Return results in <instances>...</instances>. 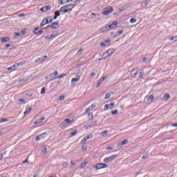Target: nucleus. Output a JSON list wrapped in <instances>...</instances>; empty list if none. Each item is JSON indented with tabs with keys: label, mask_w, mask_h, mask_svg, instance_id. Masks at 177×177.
Instances as JSON below:
<instances>
[{
	"label": "nucleus",
	"mask_w": 177,
	"mask_h": 177,
	"mask_svg": "<svg viewBox=\"0 0 177 177\" xmlns=\"http://www.w3.org/2000/svg\"><path fill=\"white\" fill-rule=\"evenodd\" d=\"M117 157H119V156L118 154L111 156V158H112V161H114V160H115V158H117Z\"/></svg>",
	"instance_id": "49530a36"
},
{
	"label": "nucleus",
	"mask_w": 177,
	"mask_h": 177,
	"mask_svg": "<svg viewBox=\"0 0 177 177\" xmlns=\"http://www.w3.org/2000/svg\"><path fill=\"white\" fill-rule=\"evenodd\" d=\"M112 115H118V111L116 109L115 111H111Z\"/></svg>",
	"instance_id": "473e14b6"
},
{
	"label": "nucleus",
	"mask_w": 177,
	"mask_h": 177,
	"mask_svg": "<svg viewBox=\"0 0 177 177\" xmlns=\"http://www.w3.org/2000/svg\"><path fill=\"white\" fill-rule=\"evenodd\" d=\"M64 99H66V97H64V95H60L59 97V100L60 101H63L64 100Z\"/></svg>",
	"instance_id": "5fc2aeb1"
},
{
	"label": "nucleus",
	"mask_w": 177,
	"mask_h": 177,
	"mask_svg": "<svg viewBox=\"0 0 177 177\" xmlns=\"http://www.w3.org/2000/svg\"><path fill=\"white\" fill-rule=\"evenodd\" d=\"M9 41H10V37H4L1 38V42H2V44H6V42H9Z\"/></svg>",
	"instance_id": "ddd939ff"
},
{
	"label": "nucleus",
	"mask_w": 177,
	"mask_h": 177,
	"mask_svg": "<svg viewBox=\"0 0 177 177\" xmlns=\"http://www.w3.org/2000/svg\"><path fill=\"white\" fill-rule=\"evenodd\" d=\"M67 73H63L59 76H57L56 77H54L53 80H59L60 78H63V77H67Z\"/></svg>",
	"instance_id": "b1692460"
},
{
	"label": "nucleus",
	"mask_w": 177,
	"mask_h": 177,
	"mask_svg": "<svg viewBox=\"0 0 177 177\" xmlns=\"http://www.w3.org/2000/svg\"><path fill=\"white\" fill-rule=\"evenodd\" d=\"M169 97H171V95H169V93H165L163 95V100L167 101V100H169Z\"/></svg>",
	"instance_id": "aec40b11"
},
{
	"label": "nucleus",
	"mask_w": 177,
	"mask_h": 177,
	"mask_svg": "<svg viewBox=\"0 0 177 177\" xmlns=\"http://www.w3.org/2000/svg\"><path fill=\"white\" fill-rule=\"evenodd\" d=\"M42 122L41 121V119H37V121L35 122V125H37V124H41Z\"/></svg>",
	"instance_id": "603ef678"
},
{
	"label": "nucleus",
	"mask_w": 177,
	"mask_h": 177,
	"mask_svg": "<svg viewBox=\"0 0 177 177\" xmlns=\"http://www.w3.org/2000/svg\"><path fill=\"white\" fill-rule=\"evenodd\" d=\"M19 66H23V64L21 63L15 64L14 65H12L11 66L7 68V70L8 71H15V70H16V68H18Z\"/></svg>",
	"instance_id": "39448f33"
},
{
	"label": "nucleus",
	"mask_w": 177,
	"mask_h": 177,
	"mask_svg": "<svg viewBox=\"0 0 177 177\" xmlns=\"http://www.w3.org/2000/svg\"><path fill=\"white\" fill-rule=\"evenodd\" d=\"M75 6V5H73V4H67V5L63 6L59 9V12H61L62 15H66V13H68V12H71V10H73V8Z\"/></svg>",
	"instance_id": "f257e3e1"
},
{
	"label": "nucleus",
	"mask_w": 177,
	"mask_h": 177,
	"mask_svg": "<svg viewBox=\"0 0 177 177\" xmlns=\"http://www.w3.org/2000/svg\"><path fill=\"white\" fill-rule=\"evenodd\" d=\"M115 106V102H112L111 104H106L104 106V110L106 111V110H113V108Z\"/></svg>",
	"instance_id": "6e6552de"
},
{
	"label": "nucleus",
	"mask_w": 177,
	"mask_h": 177,
	"mask_svg": "<svg viewBox=\"0 0 177 177\" xmlns=\"http://www.w3.org/2000/svg\"><path fill=\"white\" fill-rule=\"evenodd\" d=\"M48 135H49V133H48V132H44L39 136H40V138H41V139H44L45 138H46V136H48Z\"/></svg>",
	"instance_id": "a878e982"
},
{
	"label": "nucleus",
	"mask_w": 177,
	"mask_h": 177,
	"mask_svg": "<svg viewBox=\"0 0 177 177\" xmlns=\"http://www.w3.org/2000/svg\"><path fill=\"white\" fill-rule=\"evenodd\" d=\"M149 3H150V0H145V1L141 2V7L146 8Z\"/></svg>",
	"instance_id": "dca6fc26"
},
{
	"label": "nucleus",
	"mask_w": 177,
	"mask_h": 177,
	"mask_svg": "<svg viewBox=\"0 0 177 177\" xmlns=\"http://www.w3.org/2000/svg\"><path fill=\"white\" fill-rule=\"evenodd\" d=\"M87 118L88 121H92V120H93V113H89Z\"/></svg>",
	"instance_id": "bb28decb"
},
{
	"label": "nucleus",
	"mask_w": 177,
	"mask_h": 177,
	"mask_svg": "<svg viewBox=\"0 0 177 177\" xmlns=\"http://www.w3.org/2000/svg\"><path fill=\"white\" fill-rule=\"evenodd\" d=\"M19 17H24V16H26V15H24V14H19Z\"/></svg>",
	"instance_id": "338daca9"
},
{
	"label": "nucleus",
	"mask_w": 177,
	"mask_h": 177,
	"mask_svg": "<svg viewBox=\"0 0 177 177\" xmlns=\"http://www.w3.org/2000/svg\"><path fill=\"white\" fill-rule=\"evenodd\" d=\"M123 32H124V30H122L117 31L115 32V35L113 36V37L117 38V37H120V35H121Z\"/></svg>",
	"instance_id": "412c9836"
},
{
	"label": "nucleus",
	"mask_w": 177,
	"mask_h": 177,
	"mask_svg": "<svg viewBox=\"0 0 177 177\" xmlns=\"http://www.w3.org/2000/svg\"><path fill=\"white\" fill-rule=\"evenodd\" d=\"M98 167H97V166H94L93 168L94 169H104V168H109V165H106L105 163H98Z\"/></svg>",
	"instance_id": "0eeeda50"
},
{
	"label": "nucleus",
	"mask_w": 177,
	"mask_h": 177,
	"mask_svg": "<svg viewBox=\"0 0 177 177\" xmlns=\"http://www.w3.org/2000/svg\"><path fill=\"white\" fill-rule=\"evenodd\" d=\"M113 10L114 9L111 6L105 8L102 12V15L107 16V15H110V13L113 12Z\"/></svg>",
	"instance_id": "20e7f679"
},
{
	"label": "nucleus",
	"mask_w": 177,
	"mask_h": 177,
	"mask_svg": "<svg viewBox=\"0 0 177 177\" xmlns=\"http://www.w3.org/2000/svg\"><path fill=\"white\" fill-rule=\"evenodd\" d=\"M26 32H27V29L24 28L23 30L21 31V37H23V35H24L26 34Z\"/></svg>",
	"instance_id": "ea45409f"
},
{
	"label": "nucleus",
	"mask_w": 177,
	"mask_h": 177,
	"mask_svg": "<svg viewBox=\"0 0 177 177\" xmlns=\"http://www.w3.org/2000/svg\"><path fill=\"white\" fill-rule=\"evenodd\" d=\"M41 150V153H44V154L46 153H48V149H46V147H42Z\"/></svg>",
	"instance_id": "7c9ffc66"
},
{
	"label": "nucleus",
	"mask_w": 177,
	"mask_h": 177,
	"mask_svg": "<svg viewBox=\"0 0 177 177\" xmlns=\"http://www.w3.org/2000/svg\"><path fill=\"white\" fill-rule=\"evenodd\" d=\"M52 37L53 36H51L50 35H48L46 36H44V38L45 39H53Z\"/></svg>",
	"instance_id": "a19ab883"
},
{
	"label": "nucleus",
	"mask_w": 177,
	"mask_h": 177,
	"mask_svg": "<svg viewBox=\"0 0 177 177\" xmlns=\"http://www.w3.org/2000/svg\"><path fill=\"white\" fill-rule=\"evenodd\" d=\"M107 133H109V131H107V130H104V131L101 132V135L102 136H106L107 135Z\"/></svg>",
	"instance_id": "f704fd0d"
},
{
	"label": "nucleus",
	"mask_w": 177,
	"mask_h": 177,
	"mask_svg": "<svg viewBox=\"0 0 177 177\" xmlns=\"http://www.w3.org/2000/svg\"><path fill=\"white\" fill-rule=\"evenodd\" d=\"M19 103H21V104H26V103H27V102H26V100L21 98L19 100Z\"/></svg>",
	"instance_id": "2f4dec72"
},
{
	"label": "nucleus",
	"mask_w": 177,
	"mask_h": 177,
	"mask_svg": "<svg viewBox=\"0 0 177 177\" xmlns=\"http://www.w3.org/2000/svg\"><path fill=\"white\" fill-rule=\"evenodd\" d=\"M84 138H86V140H88V139H92V138H93V136H92V135H90V136H87Z\"/></svg>",
	"instance_id": "4d7b16f0"
},
{
	"label": "nucleus",
	"mask_w": 177,
	"mask_h": 177,
	"mask_svg": "<svg viewBox=\"0 0 177 177\" xmlns=\"http://www.w3.org/2000/svg\"><path fill=\"white\" fill-rule=\"evenodd\" d=\"M31 110H32V108L31 106H30V105L26 106V111L24 113V115H27V114H30Z\"/></svg>",
	"instance_id": "4468645a"
},
{
	"label": "nucleus",
	"mask_w": 177,
	"mask_h": 177,
	"mask_svg": "<svg viewBox=\"0 0 177 177\" xmlns=\"http://www.w3.org/2000/svg\"><path fill=\"white\" fill-rule=\"evenodd\" d=\"M88 164V161H84L80 163V168L82 169L83 168H85Z\"/></svg>",
	"instance_id": "5701e85b"
},
{
	"label": "nucleus",
	"mask_w": 177,
	"mask_h": 177,
	"mask_svg": "<svg viewBox=\"0 0 177 177\" xmlns=\"http://www.w3.org/2000/svg\"><path fill=\"white\" fill-rule=\"evenodd\" d=\"M71 131L69 133L71 138H73V136H75V135H77V133H78V130H77V129L73 130V129H71Z\"/></svg>",
	"instance_id": "6ab92c4d"
},
{
	"label": "nucleus",
	"mask_w": 177,
	"mask_h": 177,
	"mask_svg": "<svg viewBox=\"0 0 177 177\" xmlns=\"http://www.w3.org/2000/svg\"><path fill=\"white\" fill-rule=\"evenodd\" d=\"M50 75L51 77H56L57 75H59V72L55 71L54 73H50Z\"/></svg>",
	"instance_id": "c85d7f7f"
},
{
	"label": "nucleus",
	"mask_w": 177,
	"mask_h": 177,
	"mask_svg": "<svg viewBox=\"0 0 177 177\" xmlns=\"http://www.w3.org/2000/svg\"><path fill=\"white\" fill-rule=\"evenodd\" d=\"M100 46H102V47H103V48H104V47L107 48L108 46H110V45H108V46H107V44H106L105 42H101V43H100Z\"/></svg>",
	"instance_id": "e433bc0d"
},
{
	"label": "nucleus",
	"mask_w": 177,
	"mask_h": 177,
	"mask_svg": "<svg viewBox=\"0 0 177 177\" xmlns=\"http://www.w3.org/2000/svg\"><path fill=\"white\" fill-rule=\"evenodd\" d=\"M35 63H39V64H41V63H42V62H44V58L42 57L37 59L35 60Z\"/></svg>",
	"instance_id": "393cba45"
},
{
	"label": "nucleus",
	"mask_w": 177,
	"mask_h": 177,
	"mask_svg": "<svg viewBox=\"0 0 177 177\" xmlns=\"http://www.w3.org/2000/svg\"><path fill=\"white\" fill-rule=\"evenodd\" d=\"M82 53V48H80L76 55H77V56H81Z\"/></svg>",
	"instance_id": "58836bf2"
},
{
	"label": "nucleus",
	"mask_w": 177,
	"mask_h": 177,
	"mask_svg": "<svg viewBox=\"0 0 177 177\" xmlns=\"http://www.w3.org/2000/svg\"><path fill=\"white\" fill-rule=\"evenodd\" d=\"M93 127H97V121H94L93 122Z\"/></svg>",
	"instance_id": "e2e57ef3"
},
{
	"label": "nucleus",
	"mask_w": 177,
	"mask_h": 177,
	"mask_svg": "<svg viewBox=\"0 0 177 177\" xmlns=\"http://www.w3.org/2000/svg\"><path fill=\"white\" fill-rule=\"evenodd\" d=\"M127 143H128V140L125 139L123 141H121L119 142V146H125V145H127Z\"/></svg>",
	"instance_id": "4be33fe9"
},
{
	"label": "nucleus",
	"mask_w": 177,
	"mask_h": 177,
	"mask_svg": "<svg viewBox=\"0 0 177 177\" xmlns=\"http://www.w3.org/2000/svg\"><path fill=\"white\" fill-rule=\"evenodd\" d=\"M50 35L53 36L52 37L53 39V38H56L57 37V35H56V32L55 31L53 32Z\"/></svg>",
	"instance_id": "a18cd8bd"
},
{
	"label": "nucleus",
	"mask_w": 177,
	"mask_h": 177,
	"mask_svg": "<svg viewBox=\"0 0 177 177\" xmlns=\"http://www.w3.org/2000/svg\"><path fill=\"white\" fill-rule=\"evenodd\" d=\"M8 121H9V120L6 119V118L0 119V122L1 123H2V122H8Z\"/></svg>",
	"instance_id": "de8ad7c7"
},
{
	"label": "nucleus",
	"mask_w": 177,
	"mask_h": 177,
	"mask_svg": "<svg viewBox=\"0 0 177 177\" xmlns=\"http://www.w3.org/2000/svg\"><path fill=\"white\" fill-rule=\"evenodd\" d=\"M82 150H84V151H86V150H88V147L86 146V145H83V146L82 147Z\"/></svg>",
	"instance_id": "c9c22d12"
},
{
	"label": "nucleus",
	"mask_w": 177,
	"mask_h": 177,
	"mask_svg": "<svg viewBox=\"0 0 177 177\" xmlns=\"http://www.w3.org/2000/svg\"><path fill=\"white\" fill-rule=\"evenodd\" d=\"M100 85H102V83L98 81V82L97 83V85H96V88H99V86H100Z\"/></svg>",
	"instance_id": "0e129e2a"
},
{
	"label": "nucleus",
	"mask_w": 177,
	"mask_h": 177,
	"mask_svg": "<svg viewBox=\"0 0 177 177\" xmlns=\"http://www.w3.org/2000/svg\"><path fill=\"white\" fill-rule=\"evenodd\" d=\"M41 139H42V138H41V136L39 135V136H37L35 137V140H36V142H38V140H41Z\"/></svg>",
	"instance_id": "3c124183"
},
{
	"label": "nucleus",
	"mask_w": 177,
	"mask_h": 177,
	"mask_svg": "<svg viewBox=\"0 0 177 177\" xmlns=\"http://www.w3.org/2000/svg\"><path fill=\"white\" fill-rule=\"evenodd\" d=\"M142 61L144 62V63H147V62H149V59H147V57H144L142 59Z\"/></svg>",
	"instance_id": "13d9d810"
},
{
	"label": "nucleus",
	"mask_w": 177,
	"mask_h": 177,
	"mask_svg": "<svg viewBox=\"0 0 177 177\" xmlns=\"http://www.w3.org/2000/svg\"><path fill=\"white\" fill-rule=\"evenodd\" d=\"M105 44H111V40H110V39L105 40L104 41Z\"/></svg>",
	"instance_id": "052dcab7"
},
{
	"label": "nucleus",
	"mask_w": 177,
	"mask_h": 177,
	"mask_svg": "<svg viewBox=\"0 0 177 177\" xmlns=\"http://www.w3.org/2000/svg\"><path fill=\"white\" fill-rule=\"evenodd\" d=\"M49 18H45L43 19L40 24V27H44V26H46V24H49Z\"/></svg>",
	"instance_id": "f8f14e48"
},
{
	"label": "nucleus",
	"mask_w": 177,
	"mask_h": 177,
	"mask_svg": "<svg viewBox=\"0 0 177 177\" xmlns=\"http://www.w3.org/2000/svg\"><path fill=\"white\" fill-rule=\"evenodd\" d=\"M144 76H145V71H143V69H141L140 71L139 78H142Z\"/></svg>",
	"instance_id": "c756f323"
},
{
	"label": "nucleus",
	"mask_w": 177,
	"mask_h": 177,
	"mask_svg": "<svg viewBox=\"0 0 177 177\" xmlns=\"http://www.w3.org/2000/svg\"><path fill=\"white\" fill-rule=\"evenodd\" d=\"M154 97H156V94L150 95L149 97L147 96V102H153Z\"/></svg>",
	"instance_id": "2eb2a0df"
},
{
	"label": "nucleus",
	"mask_w": 177,
	"mask_h": 177,
	"mask_svg": "<svg viewBox=\"0 0 177 177\" xmlns=\"http://www.w3.org/2000/svg\"><path fill=\"white\" fill-rule=\"evenodd\" d=\"M171 127H177V123H173L171 124Z\"/></svg>",
	"instance_id": "774afa93"
},
{
	"label": "nucleus",
	"mask_w": 177,
	"mask_h": 177,
	"mask_svg": "<svg viewBox=\"0 0 177 177\" xmlns=\"http://www.w3.org/2000/svg\"><path fill=\"white\" fill-rule=\"evenodd\" d=\"M91 111V107H88L87 108L86 110H85V113H89Z\"/></svg>",
	"instance_id": "680f3d73"
},
{
	"label": "nucleus",
	"mask_w": 177,
	"mask_h": 177,
	"mask_svg": "<svg viewBox=\"0 0 177 177\" xmlns=\"http://www.w3.org/2000/svg\"><path fill=\"white\" fill-rule=\"evenodd\" d=\"M62 167H65L66 168H67V167H68V162H64L62 164Z\"/></svg>",
	"instance_id": "6e6d98bb"
},
{
	"label": "nucleus",
	"mask_w": 177,
	"mask_h": 177,
	"mask_svg": "<svg viewBox=\"0 0 177 177\" xmlns=\"http://www.w3.org/2000/svg\"><path fill=\"white\" fill-rule=\"evenodd\" d=\"M86 138L84 137L82 140H81V143H82L83 145H85V143H86Z\"/></svg>",
	"instance_id": "864d4df0"
},
{
	"label": "nucleus",
	"mask_w": 177,
	"mask_h": 177,
	"mask_svg": "<svg viewBox=\"0 0 177 177\" xmlns=\"http://www.w3.org/2000/svg\"><path fill=\"white\" fill-rule=\"evenodd\" d=\"M46 92V90L45 89V87H43L41 90V95H44Z\"/></svg>",
	"instance_id": "8fccbe9b"
},
{
	"label": "nucleus",
	"mask_w": 177,
	"mask_h": 177,
	"mask_svg": "<svg viewBox=\"0 0 177 177\" xmlns=\"http://www.w3.org/2000/svg\"><path fill=\"white\" fill-rule=\"evenodd\" d=\"M14 37H21V34L20 32H14Z\"/></svg>",
	"instance_id": "09e8293b"
},
{
	"label": "nucleus",
	"mask_w": 177,
	"mask_h": 177,
	"mask_svg": "<svg viewBox=\"0 0 177 177\" xmlns=\"http://www.w3.org/2000/svg\"><path fill=\"white\" fill-rule=\"evenodd\" d=\"M50 9H52V6L50 5L44 6L40 8V12H48V10H50Z\"/></svg>",
	"instance_id": "1a4fd4ad"
},
{
	"label": "nucleus",
	"mask_w": 177,
	"mask_h": 177,
	"mask_svg": "<svg viewBox=\"0 0 177 177\" xmlns=\"http://www.w3.org/2000/svg\"><path fill=\"white\" fill-rule=\"evenodd\" d=\"M59 27H60L59 22H53L51 25H48L47 27L44 28V30H48L49 28H52V30H57Z\"/></svg>",
	"instance_id": "7ed1b4c3"
},
{
	"label": "nucleus",
	"mask_w": 177,
	"mask_h": 177,
	"mask_svg": "<svg viewBox=\"0 0 177 177\" xmlns=\"http://www.w3.org/2000/svg\"><path fill=\"white\" fill-rule=\"evenodd\" d=\"M106 79H107V77H102L100 79L99 82L102 84Z\"/></svg>",
	"instance_id": "37998d69"
},
{
	"label": "nucleus",
	"mask_w": 177,
	"mask_h": 177,
	"mask_svg": "<svg viewBox=\"0 0 177 177\" xmlns=\"http://www.w3.org/2000/svg\"><path fill=\"white\" fill-rule=\"evenodd\" d=\"M78 81H80V78H73L71 80V84H74V83L75 84V82H78Z\"/></svg>",
	"instance_id": "cd10ccee"
},
{
	"label": "nucleus",
	"mask_w": 177,
	"mask_h": 177,
	"mask_svg": "<svg viewBox=\"0 0 177 177\" xmlns=\"http://www.w3.org/2000/svg\"><path fill=\"white\" fill-rule=\"evenodd\" d=\"M43 32L44 30L41 27H36L33 30V34H35V35H41Z\"/></svg>",
	"instance_id": "423d86ee"
},
{
	"label": "nucleus",
	"mask_w": 177,
	"mask_h": 177,
	"mask_svg": "<svg viewBox=\"0 0 177 177\" xmlns=\"http://www.w3.org/2000/svg\"><path fill=\"white\" fill-rule=\"evenodd\" d=\"M114 52H115V49H114V48L109 49L107 51L104 52L102 56H104V55H106V53H107L108 56H111V55H113Z\"/></svg>",
	"instance_id": "9d476101"
},
{
	"label": "nucleus",
	"mask_w": 177,
	"mask_h": 177,
	"mask_svg": "<svg viewBox=\"0 0 177 177\" xmlns=\"http://www.w3.org/2000/svg\"><path fill=\"white\" fill-rule=\"evenodd\" d=\"M116 26H118V21H115L111 24L109 25L106 24L102 30H106L107 31H110V30H112V28H114L113 27H115Z\"/></svg>",
	"instance_id": "f03ea898"
},
{
	"label": "nucleus",
	"mask_w": 177,
	"mask_h": 177,
	"mask_svg": "<svg viewBox=\"0 0 177 177\" xmlns=\"http://www.w3.org/2000/svg\"><path fill=\"white\" fill-rule=\"evenodd\" d=\"M130 75H131V77H136V75H138V69L134 68L131 71Z\"/></svg>",
	"instance_id": "a211bd4d"
},
{
	"label": "nucleus",
	"mask_w": 177,
	"mask_h": 177,
	"mask_svg": "<svg viewBox=\"0 0 177 177\" xmlns=\"http://www.w3.org/2000/svg\"><path fill=\"white\" fill-rule=\"evenodd\" d=\"M73 120L70 119H65L63 122L61 123L62 127H67V124H71Z\"/></svg>",
	"instance_id": "9b49d317"
},
{
	"label": "nucleus",
	"mask_w": 177,
	"mask_h": 177,
	"mask_svg": "<svg viewBox=\"0 0 177 177\" xmlns=\"http://www.w3.org/2000/svg\"><path fill=\"white\" fill-rule=\"evenodd\" d=\"M59 3H60L61 5H65L66 3L63 2V0H58Z\"/></svg>",
	"instance_id": "bf43d9fd"
},
{
	"label": "nucleus",
	"mask_w": 177,
	"mask_h": 177,
	"mask_svg": "<svg viewBox=\"0 0 177 177\" xmlns=\"http://www.w3.org/2000/svg\"><path fill=\"white\" fill-rule=\"evenodd\" d=\"M111 97V95H110V93H108L105 95L104 99L105 100H107V99H110Z\"/></svg>",
	"instance_id": "79ce46f5"
},
{
	"label": "nucleus",
	"mask_w": 177,
	"mask_h": 177,
	"mask_svg": "<svg viewBox=\"0 0 177 177\" xmlns=\"http://www.w3.org/2000/svg\"><path fill=\"white\" fill-rule=\"evenodd\" d=\"M26 96H28V97L32 96V94L31 93H26Z\"/></svg>",
	"instance_id": "69168bd1"
},
{
	"label": "nucleus",
	"mask_w": 177,
	"mask_h": 177,
	"mask_svg": "<svg viewBox=\"0 0 177 177\" xmlns=\"http://www.w3.org/2000/svg\"><path fill=\"white\" fill-rule=\"evenodd\" d=\"M60 10H57L54 12V15H55L57 17H59V16H60Z\"/></svg>",
	"instance_id": "c03bdc74"
},
{
	"label": "nucleus",
	"mask_w": 177,
	"mask_h": 177,
	"mask_svg": "<svg viewBox=\"0 0 177 177\" xmlns=\"http://www.w3.org/2000/svg\"><path fill=\"white\" fill-rule=\"evenodd\" d=\"M10 44H6L5 45V48L4 49H6L7 48H10V46H13V43L12 42H10Z\"/></svg>",
	"instance_id": "72a5a7b5"
},
{
	"label": "nucleus",
	"mask_w": 177,
	"mask_h": 177,
	"mask_svg": "<svg viewBox=\"0 0 177 177\" xmlns=\"http://www.w3.org/2000/svg\"><path fill=\"white\" fill-rule=\"evenodd\" d=\"M136 21H137V19H135V18H131V19H130V23H131V24H134V23H136Z\"/></svg>",
	"instance_id": "4c0bfd02"
},
{
	"label": "nucleus",
	"mask_w": 177,
	"mask_h": 177,
	"mask_svg": "<svg viewBox=\"0 0 177 177\" xmlns=\"http://www.w3.org/2000/svg\"><path fill=\"white\" fill-rule=\"evenodd\" d=\"M103 162L109 164V162H113V159L111 158V157H106L103 160Z\"/></svg>",
	"instance_id": "f3484780"
}]
</instances>
